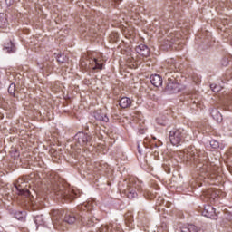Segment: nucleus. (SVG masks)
Here are the masks:
<instances>
[{
    "instance_id": "obj_1",
    "label": "nucleus",
    "mask_w": 232,
    "mask_h": 232,
    "mask_svg": "<svg viewBox=\"0 0 232 232\" xmlns=\"http://www.w3.org/2000/svg\"><path fill=\"white\" fill-rule=\"evenodd\" d=\"M139 189H140V181L135 179H130L127 189L125 190V194L128 198H137V191H139Z\"/></svg>"
},
{
    "instance_id": "obj_2",
    "label": "nucleus",
    "mask_w": 232,
    "mask_h": 232,
    "mask_svg": "<svg viewBox=\"0 0 232 232\" xmlns=\"http://www.w3.org/2000/svg\"><path fill=\"white\" fill-rule=\"evenodd\" d=\"M55 195L58 198H63L64 200H73L75 198V191L73 189H64L63 187L60 188L59 191H55Z\"/></svg>"
},
{
    "instance_id": "obj_3",
    "label": "nucleus",
    "mask_w": 232,
    "mask_h": 232,
    "mask_svg": "<svg viewBox=\"0 0 232 232\" xmlns=\"http://www.w3.org/2000/svg\"><path fill=\"white\" fill-rule=\"evenodd\" d=\"M74 140H76L77 146H87V144L92 146V136L84 132H78L74 136Z\"/></svg>"
},
{
    "instance_id": "obj_4",
    "label": "nucleus",
    "mask_w": 232,
    "mask_h": 232,
    "mask_svg": "<svg viewBox=\"0 0 232 232\" xmlns=\"http://www.w3.org/2000/svg\"><path fill=\"white\" fill-rule=\"evenodd\" d=\"M169 139L172 146H179L182 142V131L180 130L173 129L169 132Z\"/></svg>"
},
{
    "instance_id": "obj_5",
    "label": "nucleus",
    "mask_w": 232,
    "mask_h": 232,
    "mask_svg": "<svg viewBox=\"0 0 232 232\" xmlns=\"http://www.w3.org/2000/svg\"><path fill=\"white\" fill-rule=\"evenodd\" d=\"M88 215H89L88 212H81L80 218H78V220H80V222H82L83 226H87V227H92V226L95 224V220H97V218H90L88 217ZM86 217H88L87 220H86Z\"/></svg>"
},
{
    "instance_id": "obj_6",
    "label": "nucleus",
    "mask_w": 232,
    "mask_h": 232,
    "mask_svg": "<svg viewBox=\"0 0 232 232\" xmlns=\"http://www.w3.org/2000/svg\"><path fill=\"white\" fill-rule=\"evenodd\" d=\"M15 188L19 195H24V197H30V190L26 188V183L23 182V179H19L15 185Z\"/></svg>"
},
{
    "instance_id": "obj_7",
    "label": "nucleus",
    "mask_w": 232,
    "mask_h": 232,
    "mask_svg": "<svg viewBox=\"0 0 232 232\" xmlns=\"http://www.w3.org/2000/svg\"><path fill=\"white\" fill-rule=\"evenodd\" d=\"M197 159H198L197 149H185V160H197Z\"/></svg>"
},
{
    "instance_id": "obj_8",
    "label": "nucleus",
    "mask_w": 232,
    "mask_h": 232,
    "mask_svg": "<svg viewBox=\"0 0 232 232\" xmlns=\"http://www.w3.org/2000/svg\"><path fill=\"white\" fill-rule=\"evenodd\" d=\"M174 34H171L170 36H168L167 40H165L161 44L162 50H168V48H171L173 44L177 42V38H173Z\"/></svg>"
},
{
    "instance_id": "obj_9",
    "label": "nucleus",
    "mask_w": 232,
    "mask_h": 232,
    "mask_svg": "<svg viewBox=\"0 0 232 232\" xmlns=\"http://www.w3.org/2000/svg\"><path fill=\"white\" fill-rule=\"evenodd\" d=\"M136 52L142 57H149L150 53V48L144 44H140L138 47H136Z\"/></svg>"
},
{
    "instance_id": "obj_10",
    "label": "nucleus",
    "mask_w": 232,
    "mask_h": 232,
    "mask_svg": "<svg viewBox=\"0 0 232 232\" xmlns=\"http://www.w3.org/2000/svg\"><path fill=\"white\" fill-rule=\"evenodd\" d=\"M215 208L211 205L205 206L204 210L202 211V215L208 218H213V217H215Z\"/></svg>"
},
{
    "instance_id": "obj_11",
    "label": "nucleus",
    "mask_w": 232,
    "mask_h": 232,
    "mask_svg": "<svg viewBox=\"0 0 232 232\" xmlns=\"http://www.w3.org/2000/svg\"><path fill=\"white\" fill-rule=\"evenodd\" d=\"M166 90L169 93H177V92L180 91V87L179 83L169 81V82L167 83Z\"/></svg>"
},
{
    "instance_id": "obj_12",
    "label": "nucleus",
    "mask_w": 232,
    "mask_h": 232,
    "mask_svg": "<svg viewBox=\"0 0 232 232\" xmlns=\"http://www.w3.org/2000/svg\"><path fill=\"white\" fill-rule=\"evenodd\" d=\"M151 84L153 86H156V88H160V86H162V77L159 74H152L150 77Z\"/></svg>"
},
{
    "instance_id": "obj_13",
    "label": "nucleus",
    "mask_w": 232,
    "mask_h": 232,
    "mask_svg": "<svg viewBox=\"0 0 232 232\" xmlns=\"http://www.w3.org/2000/svg\"><path fill=\"white\" fill-rule=\"evenodd\" d=\"M94 118L96 119V121H102V122H108V121H110L108 116L104 114L102 111H96L94 112Z\"/></svg>"
},
{
    "instance_id": "obj_14",
    "label": "nucleus",
    "mask_w": 232,
    "mask_h": 232,
    "mask_svg": "<svg viewBox=\"0 0 232 232\" xmlns=\"http://www.w3.org/2000/svg\"><path fill=\"white\" fill-rule=\"evenodd\" d=\"M119 105L121 108L123 109L130 108V106H131V99H130L129 97H122L120 100Z\"/></svg>"
},
{
    "instance_id": "obj_15",
    "label": "nucleus",
    "mask_w": 232,
    "mask_h": 232,
    "mask_svg": "<svg viewBox=\"0 0 232 232\" xmlns=\"http://www.w3.org/2000/svg\"><path fill=\"white\" fill-rule=\"evenodd\" d=\"M181 232H202V229L198 228L195 225H188L181 228Z\"/></svg>"
},
{
    "instance_id": "obj_16",
    "label": "nucleus",
    "mask_w": 232,
    "mask_h": 232,
    "mask_svg": "<svg viewBox=\"0 0 232 232\" xmlns=\"http://www.w3.org/2000/svg\"><path fill=\"white\" fill-rule=\"evenodd\" d=\"M4 50H5L7 53H14L15 52V45H14L12 42H9L5 44Z\"/></svg>"
},
{
    "instance_id": "obj_17",
    "label": "nucleus",
    "mask_w": 232,
    "mask_h": 232,
    "mask_svg": "<svg viewBox=\"0 0 232 232\" xmlns=\"http://www.w3.org/2000/svg\"><path fill=\"white\" fill-rule=\"evenodd\" d=\"M79 218H81V215H79V217L76 218L73 215L68 214L65 216L64 221L67 222V224H74L77 219L79 220Z\"/></svg>"
},
{
    "instance_id": "obj_18",
    "label": "nucleus",
    "mask_w": 232,
    "mask_h": 232,
    "mask_svg": "<svg viewBox=\"0 0 232 232\" xmlns=\"http://www.w3.org/2000/svg\"><path fill=\"white\" fill-rule=\"evenodd\" d=\"M8 26V18H6V14H0V28H6Z\"/></svg>"
},
{
    "instance_id": "obj_19",
    "label": "nucleus",
    "mask_w": 232,
    "mask_h": 232,
    "mask_svg": "<svg viewBox=\"0 0 232 232\" xmlns=\"http://www.w3.org/2000/svg\"><path fill=\"white\" fill-rule=\"evenodd\" d=\"M211 115L217 122H222V114H220L217 109L212 110Z\"/></svg>"
},
{
    "instance_id": "obj_20",
    "label": "nucleus",
    "mask_w": 232,
    "mask_h": 232,
    "mask_svg": "<svg viewBox=\"0 0 232 232\" xmlns=\"http://www.w3.org/2000/svg\"><path fill=\"white\" fill-rule=\"evenodd\" d=\"M92 70H102V62H101V60L94 59L92 62Z\"/></svg>"
},
{
    "instance_id": "obj_21",
    "label": "nucleus",
    "mask_w": 232,
    "mask_h": 232,
    "mask_svg": "<svg viewBox=\"0 0 232 232\" xmlns=\"http://www.w3.org/2000/svg\"><path fill=\"white\" fill-rule=\"evenodd\" d=\"M34 224H36V226H43V224H44V219L43 218V216H36L34 218Z\"/></svg>"
},
{
    "instance_id": "obj_22",
    "label": "nucleus",
    "mask_w": 232,
    "mask_h": 232,
    "mask_svg": "<svg viewBox=\"0 0 232 232\" xmlns=\"http://www.w3.org/2000/svg\"><path fill=\"white\" fill-rule=\"evenodd\" d=\"M205 197H208L209 198H212V200H215L217 198V193H213V190L208 189L207 192L204 193Z\"/></svg>"
},
{
    "instance_id": "obj_23",
    "label": "nucleus",
    "mask_w": 232,
    "mask_h": 232,
    "mask_svg": "<svg viewBox=\"0 0 232 232\" xmlns=\"http://www.w3.org/2000/svg\"><path fill=\"white\" fill-rule=\"evenodd\" d=\"M177 157L179 159H182L183 160H186V150H179L176 153Z\"/></svg>"
},
{
    "instance_id": "obj_24",
    "label": "nucleus",
    "mask_w": 232,
    "mask_h": 232,
    "mask_svg": "<svg viewBox=\"0 0 232 232\" xmlns=\"http://www.w3.org/2000/svg\"><path fill=\"white\" fill-rule=\"evenodd\" d=\"M8 93H10V95H14V93H15V84L14 83H11L9 85Z\"/></svg>"
},
{
    "instance_id": "obj_25",
    "label": "nucleus",
    "mask_w": 232,
    "mask_h": 232,
    "mask_svg": "<svg viewBox=\"0 0 232 232\" xmlns=\"http://www.w3.org/2000/svg\"><path fill=\"white\" fill-rule=\"evenodd\" d=\"M0 106H2L5 110L8 109V106H6V100H5L3 97H0Z\"/></svg>"
},
{
    "instance_id": "obj_26",
    "label": "nucleus",
    "mask_w": 232,
    "mask_h": 232,
    "mask_svg": "<svg viewBox=\"0 0 232 232\" xmlns=\"http://www.w3.org/2000/svg\"><path fill=\"white\" fill-rule=\"evenodd\" d=\"M79 209L81 211H86V209H90V203H86V204H83L82 206L79 207Z\"/></svg>"
},
{
    "instance_id": "obj_27",
    "label": "nucleus",
    "mask_w": 232,
    "mask_h": 232,
    "mask_svg": "<svg viewBox=\"0 0 232 232\" xmlns=\"http://www.w3.org/2000/svg\"><path fill=\"white\" fill-rule=\"evenodd\" d=\"M210 146L211 148H213L214 150H217V148H218L219 144H218V141L215 140H212L210 141Z\"/></svg>"
},
{
    "instance_id": "obj_28",
    "label": "nucleus",
    "mask_w": 232,
    "mask_h": 232,
    "mask_svg": "<svg viewBox=\"0 0 232 232\" xmlns=\"http://www.w3.org/2000/svg\"><path fill=\"white\" fill-rule=\"evenodd\" d=\"M210 88H211L212 92H220V87H219V86H217V85H215V84H211V85H210Z\"/></svg>"
},
{
    "instance_id": "obj_29",
    "label": "nucleus",
    "mask_w": 232,
    "mask_h": 232,
    "mask_svg": "<svg viewBox=\"0 0 232 232\" xmlns=\"http://www.w3.org/2000/svg\"><path fill=\"white\" fill-rule=\"evenodd\" d=\"M108 231L107 232H119V230L113 229V225L106 226Z\"/></svg>"
},
{
    "instance_id": "obj_30",
    "label": "nucleus",
    "mask_w": 232,
    "mask_h": 232,
    "mask_svg": "<svg viewBox=\"0 0 232 232\" xmlns=\"http://www.w3.org/2000/svg\"><path fill=\"white\" fill-rule=\"evenodd\" d=\"M225 218L227 219V220H229V221H231L232 220V213H227L226 215H225Z\"/></svg>"
},
{
    "instance_id": "obj_31",
    "label": "nucleus",
    "mask_w": 232,
    "mask_h": 232,
    "mask_svg": "<svg viewBox=\"0 0 232 232\" xmlns=\"http://www.w3.org/2000/svg\"><path fill=\"white\" fill-rule=\"evenodd\" d=\"M108 229L109 228L106 226H104V227H100L99 232H107Z\"/></svg>"
},
{
    "instance_id": "obj_32",
    "label": "nucleus",
    "mask_w": 232,
    "mask_h": 232,
    "mask_svg": "<svg viewBox=\"0 0 232 232\" xmlns=\"http://www.w3.org/2000/svg\"><path fill=\"white\" fill-rule=\"evenodd\" d=\"M64 61H66V58L63 57V56H59L58 57V63H64Z\"/></svg>"
},
{
    "instance_id": "obj_33",
    "label": "nucleus",
    "mask_w": 232,
    "mask_h": 232,
    "mask_svg": "<svg viewBox=\"0 0 232 232\" xmlns=\"http://www.w3.org/2000/svg\"><path fill=\"white\" fill-rule=\"evenodd\" d=\"M59 214V211H53V220H57V217H55V215H58Z\"/></svg>"
},
{
    "instance_id": "obj_34",
    "label": "nucleus",
    "mask_w": 232,
    "mask_h": 232,
    "mask_svg": "<svg viewBox=\"0 0 232 232\" xmlns=\"http://www.w3.org/2000/svg\"><path fill=\"white\" fill-rule=\"evenodd\" d=\"M227 64H229V61L226 59L222 61V66H227Z\"/></svg>"
},
{
    "instance_id": "obj_35",
    "label": "nucleus",
    "mask_w": 232,
    "mask_h": 232,
    "mask_svg": "<svg viewBox=\"0 0 232 232\" xmlns=\"http://www.w3.org/2000/svg\"><path fill=\"white\" fill-rule=\"evenodd\" d=\"M158 124H160L161 126H166V121L160 122V120L157 119Z\"/></svg>"
},
{
    "instance_id": "obj_36",
    "label": "nucleus",
    "mask_w": 232,
    "mask_h": 232,
    "mask_svg": "<svg viewBox=\"0 0 232 232\" xmlns=\"http://www.w3.org/2000/svg\"><path fill=\"white\" fill-rule=\"evenodd\" d=\"M111 1H113V3H121V1L122 0H111Z\"/></svg>"
}]
</instances>
